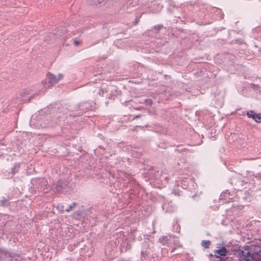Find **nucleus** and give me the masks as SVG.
I'll list each match as a JSON object with an SVG mask.
<instances>
[{
  "instance_id": "0eeeda50",
  "label": "nucleus",
  "mask_w": 261,
  "mask_h": 261,
  "mask_svg": "<svg viewBox=\"0 0 261 261\" xmlns=\"http://www.w3.org/2000/svg\"><path fill=\"white\" fill-rule=\"evenodd\" d=\"M247 115L248 117L252 118L253 119V116H255V114L254 113L253 111H251L247 112Z\"/></svg>"
},
{
  "instance_id": "6e6552de",
  "label": "nucleus",
  "mask_w": 261,
  "mask_h": 261,
  "mask_svg": "<svg viewBox=\"0 0 261 261\" xmlns=\"http://www.w3.org/2000/svg\"><path fill=\"white\" fill-rule=\"evenodd\" d=\"M5 253H6V251L1 250H0V258H1L2 257V254H5Z\"/></svg>"
},
{
  "instance_id": "1a4fd4ad",
  "label": "nucleus",
  "mask_w": 261,
  "mask_h": 261,
  "mask_svg": "<svg viewBox=\"0 0 261 261\" xmlns=\"http://www.w3.org/2000/svg\"><path fill=\"white\" fill-rule=\"evenodd\" d=\"M74 42H75V44L76 45H78V44H79V42L74 41Z\"/></svg>"
},
{
  "instance_id": "39448f33",
  "label": "nucleus",
  "mask_w": 261,
  "mask_h": 261,
  "mask_svg": "<svg viewBox=\"0 0 261 261\" xmlns=\"http://www.w3.org/2000/svg\"><path fill=\"white\" fill-rule=\"evenodd\" d=\"M42 190L45 193L47 192V191H48L47 188L46 187H46V186L47 185V181L45 179H42Z\"/></svg>"
},
{
  "instance_id": "f257e3e1",
  "label": "nucleus",
  "mask_w": 261,
  "mask_h": 261,
  "mask_svg": "<svg viewBox=\"0 0 261 261\" xmlns=\"http://www.w3.org/2000/svg\"><path fill=\"white\" fill-rule=\"evenodd\" d=\"M239 254L241 261H261L260 250L258 252L251 253L248 249L245 248Z\"/></svg>"
},
{
  "instance_id": "423d86ee",
  "label": "nucleus",
  "mask_w": 261,
  "mask_h": 261,
  "mask_svg": "<svg viewBox=\"0 0 261 261\" xmlns=\"http://www.w3.org/2000/svg\"><path fill=\"white\" fill-rule=\"evenodd\" d=\"M210 243L211 242L210 241H203L201 243V244L203 247H204L205 248H207L209 247Z\"/></svg>"
},
{
  "instance_id": "7ed1b4c3",
  "label": "nucleus",
  "mask_w": 261,
  "mask_h": 261,
  "mask_svg": "<svg viewBox=\"0 0 261 261\" xmlns=\"http://www.w3.org/2000/svg\"><path fill=\"white\" fill-rule=\"evenodd\" d=\"M215 255L216 257H220V256H225L227 253L226 249L225 247H221L216 250L214 251Z\"/></svg>"
},
{
  "instance_id": "20e7f679",
  "label": "nucleus",
  "mask_w": 261,
  "mask_h": 261,
  "mask_svg": "<svg viewBox=\"0 0 261 261\" xmlns=\"http://www.w3.org/2000/svg\"><path fill=\"white\" fill-rule=\"evenodd\" d=\"M253 119L257 123L261 122V114H255V116H253Z\"/></svg>"
},
{
  "instance_id": "f03ea898",
  "label": "nucleus",
  "mask_w": 261,
  "mask_h": 261,
  "mask_svg": "<svg viewBox=\"0 0 261 261\" xmlns=\"http://www.w3.org/2000/svg\"><path fill=\"white\" fill-rule=\"evenodd\" d=\"M64 77V74L62 73H59L55 75L52 73L48 72L46 75V80L42 81V84L45 87H49L53 85L58 83Z\"/></svg>"
},
{
  "instance_id": "9d476101",
  "label": "nucleus",
  "mask_w": 261,
  "mask_h": 261,
  "mask_svg": "<svg viewBox=\"0 0 261 261\" xmlns=\"http://www.w3.org/2000/svg\"><path fill=\"white\" fill-rule=\"evenodd\" d=\"M57 191H59L60 190V189L59 188H58L56 189Z\"/></svg>"
},
{
  "instance_id": "9b49d317",
  "label": "nucleus",
  "mask_w": 261,
  "mask_h": 261,
  "mask_svg": "<svg viewBox=\"0 0 261 261\" xmlns=\"http://www.w3.org/2000/svg\"><path fill=\"white\" fill-rule=\"evenodd\" d=\"M72 208V206H70L69 207V209H71Z\"/></svg>"
}]
</instances>
